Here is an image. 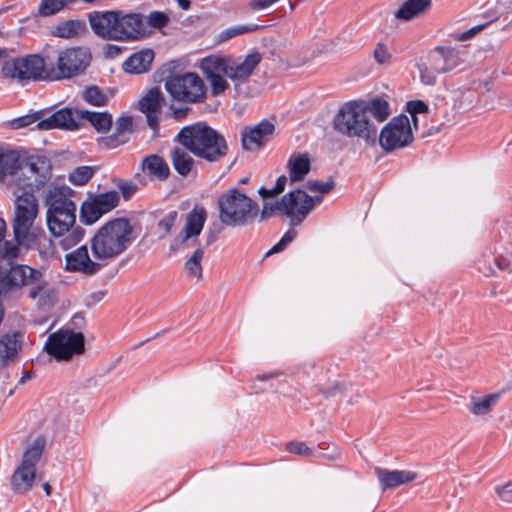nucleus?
I'll return each instance as SVG.
<instances>
[{"label":"nucleus","instance_id":"nucleus-24","mask_svg":"<svg viewBox=\"0 0 512 512\" xmlns=\"http://www.w3.org/2000/svg\"><path fill=\"white\" fill-rule=\"evenodd\" d=\"M165 99L159 88H152L139 101V109L146 115L147 124L154 131L158 130L159 115Z\"/></svg>","mask_w":512,"mask_h":512},{"label":"nucleus","instance_id":"nucleus-13","mask_svg":"<svg viewBox=\"0 0 512 512\" xmlns=\"http://www.w3.org/2000/svg\"><path fill=\"white\" fill-rule=\"evenodd\" d=\"M85 339L81 332L61 329L49 335L45 350L58 361L69 360L84 352Z\"/></svg>","mask_w":512,"mask_h":512},{"label":"nucleus","instance_id":"nucleus-37","mask_svg":"<svg viewBox=\"0 0 512 512\" xmlns=\"http://www.w3.org/2000/svg\"><path fill=\"white\" fill-rule=\"evenodd\" d=\"M86 25L80 20H67L59 23L53 29V35L60 38H74L84 34Z\"/></svg>","mask_w":512,"mask_h":512},{"label":"nucleus","instance_id":"nucleus-49","mask_svg":"<svg viewBox=\"0 0 512 512\" xmlns=\"http://www.w3.org/2000/svg\"><path fill=\"white\" fill-rule=\"evenodd\" d=\"M334 187V182L332 180L327 182H318V181H308L307 188L311 192H318L323 197V195L329 193Z\"/></svg>","mask_w":512,"mask_h":512},{"label":"nucleus","instance_id":"nucleus-28","mask_svg":"<svg viewBox=\"0 0 512 512\" xmlns=\"http://www.w3.org/2000/svg\"><path fill=\"white\" fill-rule=\"evenodd\" d=\"M432 8V0H406L394 12L395 19L409 22L427 15Z\"/></svg>","mask_w":512,"mask_h":512},{"label":"nucleus","instance_id":"nucleus-39","mask_svg":"<svg viewBox=\"0 0 512 512\" xmlns=\"http://www.w3.org/2000/svg\"><path fill=\"white\" fill-rule=\"evenodd\" d=\"M171 160L174 169L183 177L188 176L193 169L194 160L188 152L183 149H174L171 155Z\"/></svg>","mask_w":512,"mask_h":512},{"label":"nucleus","instance_id":"nucleus-11","mask_svg":"<svg viewBox=\"0 0 512 512\" xmlns=\"http://www.w3.org/2000/svg\"><path fill=\"white\" fill-rule=\"evenodd\" d=\"M45 440L37 437L25 450L21 464L12 475V488L18 493H25L31 489L36 477V464L40 460Z\"/></svg>","mask_w":512,"mask_h":512},{"label":"nucleus","instance_id":"nucleus-47","mask_svg":"<svg viewBox=\"0 0 512 512\" xmlns=\"http://www.w3.org/2000/svg\"><path fill=\"white\" fill-rule=\"evenodd\" d=\"M169 22V16L161 11H153L147 16V23L153 28H162Z\"/></svg>","mask_w":512,"mask_h":512},{"label":"nucleus","instance_id":"nucleus-26","mask_svg":"<svg viewBox=\"0 0 512 512\" xmlns=\"http://www.w3.org/2000/svg\"><path fill=\"white\" fill-rule=\"evenodd\" d=\"M74 191L68 186H54L49 189L45 197L46 212L76 211V204L72 201Z\"/></svg>","mask_w":512,"mask_h":512},{"label":"nucleus","instance_id":"nucleus-45","mask_svg":"<svg viewBox=\"0 0 512 512\" xmlns=\"http://www.w3.org/2000/svg\"><path fill=\"white\" fill-rule=\"evenodd\" d=\"M71 0H42L40 6V13L44 16H49L60 11Z\"/></svg>","mask_w":512,"mask_h":512},{"label":"nucleus","instance_id":"nucleus-59","mask_svg":"<svg viewBox=\"0 0 512 512\" xmlns=\"http://www.w3.org/2000/svg\"><path fill=\"white\" fill-rule=\"evenodd\" d=\"M288 181V178L284 175L280 176L278 179H277V182H276V192H283L285 190V186H286V183Z\"/></svg>","mask_w":512,"mask_h":512},{"label":"nucleus","instance_id":"nucleus-5","mask_svg":"<svg viewBox=\"0 0 512 512\" xmlns=\"http://www.w3.org/2000/svg\"><path fill=\"white\" fill-rule=\"evenodd\" d=\"M177 140L186 150L208 162L219 161L228 150L225 138L204 122L183 127Z\"/></svg>","mask_w":512,"mask_h":512},{"label":"nucleus","instance_id":"nucleus-54","mask_svg":"<svg viewBox=\"0 0 512 512\" xmlns=\"http://www.w3.org/2000/svg\"><path fill=\"white\" fill-rule=\"evenodd\" d=\"M36 121L35 115H25L16 119H13L10 123L13 129H20L26 126L31 125Z\"/></svg>","mask_w":512,"mask_h":512},{"label":"nucleus","instance_id":"nucleus-9","mask_svg":"<svg viewBox=\"0 0 512 512\" xmlns=\"http://www.w3.org/2000/svg\"><path fill=\"white\" fill-rule=\"evenodd\" d=\"M165 89L177 102L199 104L207 98V87L204 80L192 72L168 77L165 80Z\"/></svg>","mask_w":512,"mask_h":512},{"label":"nucleus","instance_id":"nucleus-61","mask_svg":"<svg viewBox=\"0 0 512 512\" xmlns=\"http://www.w3.org/2000/svg\"><path fill=\"white\" fill-rule=\"evenodd\" d=\"M6 232V222L0 218V242L4 240Z\"/></svg>","mask_w":512,"mask_h":512},{"label":"nucleus","instance_id":"nucleus-56","mask_svg":"<svg viewBox=\"0 0 512 512\" xmlns=\"http://www.w3.org/2000/svg\"><path fill=\"white\" fill-rule=\"evenodd\" d=\"M495 262L499 269L507 272L512 271V259H509L507 257L499 256L495 259Z\"/></svg>","mask_w":512,"mask_h":512},{"label":"nucleus","instance_id":"nucleus-52","mask_svg":"<svg viewBox=\"0 0 512 512\" xmlns=\"http://www.w3.org/2000/svg\"><path fill=\"white\" fill-rule=\"evenodd\" d=\"M486 25L487 24H481V25L474 26V27L468 29L467 31L455 34L453 37L455 40L460 41V42L466 41V40L474 37L480 31H482L486 27Z\"/></svg>","mask_w":512,"mask_h":512},{"label":"nucleus","instance_id":"nucleus-27","mask_svg":"<svg viewBox=\"0 0 512 512\" xmlns=\"http://www.w3.org/2000/svg\"><path fill=\"white\" fill-rule=\"evenodd\" d=\"M443 73H449L466 62L468 52L459 47H437L432 53Z\"/></svg>","mask_w":512,"mask_h":512},{"label":"nucleus","instance_id":"nucleus-57","mask_svg":"<svg viewBox=\"0 0 512 512\" xmlns=\"http://www.w3.org/2000/svg\"><path fill=\"white\" fill-rule=\"evenodd\" d=\"M258 193L259 195L263 198V199H267V198H273V197H276L277 195H279L281 192H276V187L274 186L273 188L271 189H267V188H264V187H261L259 190H258Z\"/></svg>","mask_w":512,"mask_h":512},{"label":"nucleus","instance_id":"nucleus-53","mask_svg":"<svg viewBox=\"0 0 512 512\" xmlns=\"http://www.w3.org/2000/svg\"><path fill=\"white\" fill-rule=\"evenodd\" d=\"M495 492L500 500L506 503H512V483L497 486Z\"/></svg>","mask_w":512,"mask_h":512},{"label":"nucleus","instance_id":"nucleus-33","mask_svg":"<svg viewBox=\"0 0 512 512\" xmlns=\"http://www.w3.org/2000/svg\"><path fill=\"white\" fill-rule=\"evenodd\" d=\"M77 114L81 120L88 121L98 133H107L113 123L112 115L108 112L80 110Z\"/></svg>","mask_w":512,"mask_h":512},{"label":"nucleus","instance_id":"nucleus-51","mask_svg":"<svg viewBox=\"0 0 512 512\" xmlns=\"http://www.w3.org/2000/svg\"><path fill=\"white\" fill-rule=\"evenodd\" d=\"M428 106L421 100H413L407 102V111L411 114V116L417 114H426L428 113Z\"/></svg>","mask_w":512,"mask_h":512},{"label":"nucleus","instance_id":"nucleus-41","mask_svg":"<svg viewBox=\"0 0 512 512\" xmlns=\"http://www.w3.org/2000/svg\"><path fill=\"white\" fill-rule=\"evenodd\" d=\"M258 29V25L256 24H248V25H236L225 30L221 31L216 38L218 43L225 42L229 39H232L236 36L247 34L253 32Z\"/></svg>","mask_w":512,"mask_h":512},{"label":"nucleus","instance_id":"nucleus-15","mask_svg":"<svg viewBox=\"0 0 512 512\" xmlns=\"http://www.w3.org/2000/svg\"><path fill=\"white\" fill-rule=\"evenodd\" d=\"M413 139L408 116L399 115L383 127L379 135V144L386 152H392L410 145Z\"/></svg>","mask_w":512,"mask_h":512},{"label":"nucleus","instance_id":"nucleus-38","mask_svg":"<svg viewBox=\"0 0 512 512\" xmlns=\"http://www.w3.org/2000/svg\"><path fill=\"white\" fill-rule=\"evenodd\" d=\"M498 400V394H488L483 397H472L469 404V411L476 416L486 415L492 411Z\"/></svg>","mask_w":512,"mask_h":512},{"label":"nucleus","instance_id":"nucleus-64","mask_svg":"<svg viewBox=\"0 0 512 512\" xmlns=\"http://www.w3.org/2000/svg\"><path fill=\"white\" fill-rule=\"evenodd\" d=\"M7 60L8 59H7L6 51L0 48V65H2V67H3L5 61H7Z\"/></svg>","mask_w":512,"mask_h":512},{"label":"nucleus","instance_id":"nucleus-2","mask_svg":"<svg viewBox=\"0 0 512 512\" xmlns=\"http://www.w3.org/2000/svg\"><path fill=\"white\" fill-rule=\"evenodd\" d=\"M51 178L52 166L49 162V177L39 188L8 189L16 196L12 222L14 238L27 249L40 250L46 244L51 245L45 231L34 224L39 214V203L34 193L44 189Z\"/></svg>","mask_w":512,"mask_h":512},{"label":"nucleus","instance_id":"nucleus-21","mask_svg":"<svg viewBox=\"0 0 512 512\" xmlns=\"http://www.w3.org/2000/svg\"><path fill=\"white\" fill-rule=\"evenodd\" d=\"M207 219V211L202 206H195L186 216L185 225L175 238L177 244L195 242Z\"/></svg>","mask_w":512,"mask_h":512},{"label":"nucleus","instance_id":"nucleus-62","mask_svg":"<svg viewBox=\"0 0 512 512\" xmlns=\"http://www.w3.org/2000/svg\"><path fill=\"white\" fill-rule=\"evenodd\" d=\"M173 115L176 119L180 120L186 115V110L176 109V110H174Z\"/></svg>","mask_w":512,"mask_h":512},{"label":"nucleus","instance_id":"nucleus-44","mask_svg":"<svg viewBox=\"0 0 512 512\" xmlns=\"http://www.w3.org/2000/svg\"><path fill=\"white\" fill-rule=\"evenodd\" d=\"M20 246L24 247L17 241L16 244L10 241H5L2 249L0 250V264L2 265V262L7 260V264L10 265V261L18 258L20 254Z\"/></svg>","mask_w":512,"mask_h":512},{"label":"nucleus","instance_id":"nucleus-8","mask_svg":"<svg viewBox=\"0 0 512 512\" xmlns=\"http://www.w3.org/2000/svg\"><path fill=\"white\" fill-rule=\"evenodd\" d=\"M321 202L322 196L312 197L303 190H295L283 196L280 201L264 202L262 216L284 214L290 219L291 224L296 226L301 224L311 210Z\"/></svg>","mask_w":512,"mask_h":512},{"label":"nucleus","instance_id":"nucleus-40","mask_svg":"<svg viewBox=\"0 0 512 512\" xmlns=\"http://www.w3.org/2000/svg\"><path fill=\"white\" fill-rule=\"evenodd\" d=\"M204 251L202 248H197L193 254L185 262V272L188 276L194 277L197 280L202 278V259Z\"/></svg>","mask_w":512,"mask_h":512},{"label":"nucleus","instance_id":"nucleus-46","mask_svg":"<svg viewBox=\"0 0 512 512\" xmlns=\"http://www.w3.org/2000/svg\"><path fill=\"white\" fill-rule=\"evenodd\" d=\"M179 214L177 211L173 210L167 213L162 219L158 222V228L163 232L161 237H164L172 231L173 227L178 222Z\"/></svg>","mask_w":512,"mask_h":512},{"label":"nucleus","instance_id":"nucleus-10","mask_svg":"<svg viewBox=\"0 0 512 512\" xmlns=\"http://www.w3.org/2000/svg\"><path fill=\"white\" fill-rule=\"evenodd\" d=\"M46 223L50 234L64 250L77 245L84 237V229L75 225L76 211L46 212Z\"/></svg>","mask_w":512,"mask_h":512},{"label":"nucleus","instance_id":"nucleus-14","mask_svg":"<svg viewBox=\"0 0 512 512\" xmlns=\"http://www.w3.org/2000/svg\"><path fill=\"white\" fill-rule=\"evenodd\" d=\"M218 60L224 69V75L230 79L236 90L246 83L262 61L259 52H252L246 56H220Z\"/></svg>","mask_w":512,"mask_h":512},{"label":"nucleus","instance_id":"nucleus-19","mask_svg":"<svg viewBox=\"0 0 512 512\" xmlns=\"http://www.w3.org/2000/svg\"><path fill=\"white\" fill-rule=\"evenodd\" d=\"M199 68L209 81L213 96H218L229 88L230 85L224 77V69L219 63L218 55L213 54L201 59Z\"/></svg>","mask_w":512,"mask_h":512},{"label":"nucleus","instance_id":"nucleus-43","mask_svg":"<svg viewBox=\"0 0 512 512\" xmlns=\"http://www.w3.org/2000/svg\"><path fill=\"white\" fill-rule=\"evenodd\" d=\"M83 98L93 106H104L108 102L107 95L97 86L88 87L83 93Z\"/></svg>","mask_w":512,"mask_h":512},{"label":"nucleus","instance_id":"nucleus-30","mask_svg":"<svg viewBox=\"0 0 512 512\" xmlns=\"http://www.w3.org/2000/svg\"><path fill=\"white\" fill-rule=\"evenodd\" d=\"M311 161L307 153H294L287 162L289 180L291 183L299 182L310 172Z\"/></svg>","mask_w":512,"mask_h":512},{"label":"nucleus","instance_id":"nucleus-6","mask_svg":"<svg viewBox=\"0 0 512 512\" xmlns=\"http://www.w3.org/2000/svg\"><path fill=\"white\" fill-rule=\"evenodd\" d=\"M333 127L341 135L360 138L368 144H374L377 139V127L359 100L348 101L340 107L333 119Z\"/></svg>","mask_w":512,"mask_h":512},{"label":"nucleus","instance_id":"nucleus-22","mask_svg":"<svg viewBox=\"0 0 512 512\" xmlns=\"http://www.w3.org/2000/svg\"><path fill=\"white\" fill-rule=\"evenodd\" d=\"M29 297L42 309H48L57 302V290L43 277L39 271L30 281Z\"/></svg>","mask_w":512,"mask_h":512},{"label":"nucleus","instance_id":"nucleus-58","mask_svg":"<svg viewBox=\"0 0 512 512\" xmlns=\"http://www.w3.org/2000/svg\"><path fill=\"white\" fill-rule=\"evenodd\" d=\"M286 247L281 241L275 244L270 250H268L265 254V257L271 256L273 254L281 252Z\"/></svg>","mask_w":512,"mask_h":512},{"label":"nucleus","instance_id":"nucleus-35","mask_svg":"<svg viewBox=\"0 0 512 512\" xmlns=\"http://www.w3.org/2000/svg\"><path fill=\"white\" fill-rule=\"evenodd\" d=\"M362 102L365 113L369 117L371 114L377 122H384L391 114L389 103L381 97L370 100H359Z\"/></svg>","mask_w":512,"mask_h":512},{"label":"nucleus","instance_id":"nucleus-1","mask_svg":"<svg viewBox=\"0 0 512 512\" xmlns=\"http://www.w3.org/2000/svg\"><path fill=\"white\" fill-rule=\"evenodd\" d=\"M49 177V159L0 148V184L7 189L39 188Z\"/></svg>","mask_w":512,"mask_h":512},{"label":"nucleus","instance_id":"nucleus-42","mask_svg":"<svg viewBox=\"0 0 512 512\" xmlns=\"http://www.w3.org/2000/svg\"><path fill=\"white\" fill-rule=\"evenodd\" d=\"M94 168L91 166H79L69 174V181L74 185H85L94 175Z\"/></svg>","mask_w":512,"mask_h":512},{"label":"nucleus","instance_id":"nucleus-32","mask_svg":"<svg viewBox=\"0 0 512 512\" xmlns=\"http://www.w3.org/2000/svg\"><path fill=\"white\" fill-rule=\"evenodd\" d=\"M141 169L146 175L160 181L166 180L170 174V169L166 161L156 154L145 157L142 161Z\"/></svg>","mask_w":512,"mask_h":512},{"label":"nucleus","instance_id":"nucleus-36","mask_svg":"<svg viewBox=\"0 0 512 512\" xmlns=\"http://www.w3.org/2000/svg\"><path fill=\"white\" fill-rule=\"evenodd\" d=\"M19 337V334H12L0 339V361L3 364H7L16 358L21 348Z\"/></svg>","mask_w":512,"mask_h":512},{"label":"nucleus","instance_id":"nucleus-16","mask_svg":"<svg viewBox=\"0 0 512 512\" xmlns=\"http://www.w3.org/2000/svg\"><path fill=\"white\" fill-rule=\"evenodd\" d=\"M3 74L19 81L41 80L45 74V61L36 54L11 58L5 61Z\"/></svg>","mask_w":512,"mask_h":512},{"label":"nucleus","instance_id":"nucleus-63","mask_svg":"<svg viewBox=\"0 0 512 512\" xmlns=\"http://www.w3.org/2000/svg\"><path fill=\"white\" fill-rule=\"evenodd\" d=\"M178 6L183 10H188L190 8L189 0H177Z\"/></svg>","mask_w":512,"mask_h":512},{"label":"nucleus","instance_id":"nucleus-17","mask_svg":"<svg viewBox=\"0 0 512 512\" xmlns=\"http://www.w3.org/2000/svg\"><path fill=\"white\" fill-rule=\"evenodd\" d=\"M117 191H108L89 197L81 206V217L86 224H93L119 203Z\"/></svg>","mask_w":512,"mask_h":512},{"label":"nucleus","instance_id":"nucleus-12","mask_svg":"<svg viewBox=\"0 0 512 512\" xmlns=\"http://www.w3.org/2000/svg\"><path fill=\"white\" fill-rule=\"evenodd\" d=\"M92 56L86 47H71L58 53L56 66L51 69L55 80L70 79L82 74L90 65Z\"/></svg>","mask_w":512,"mask_h":512},{"label":"nucleus","instance_id":"nucleus-7","mask_svg":"<svg viewBox=\"0 0 512 512\" xmlns=\"http://www.w3.org/2000/svg\"><path fill=\"white\" fill-rule=\"evenodd\" d=\"M219 220L231 227L253 222L259 213L258 204L237 188H231L218 198Z\"/></svg>","mask_w":512,"mask_h":512},{"label":"nucleus","instance_id":"nucleus-18","mask_svg":"<svg viewBox=\"0 0 512 512\" xmlns=\"http://www.w3.org/2000/svg\"><path fill=\"white\" fill-rule=\"evenodd\" d=\"M103 261H98L89 254L86 245H82L65 255V269L73 273L92 276L103 267Z\"/></svg>","mask_w":512,"mask_h":512},{"label":"nucleus","instance_id":"nucleus-50","mask_svg":"<svg viewBox=\"0 0 512 512\" xmlns=\"http://www.w3.org/2000/svg\"><path fill=\"white\" fill-rule=\"evenodd\" d=\"M374 58L379 64L389 62L391 54L384 43H378L374 50Z\"/></svg>","mask_w":512,"mask_h":512},{"label":"nucleus","instance_id":"nucleus-4","mask_svg":"<svg viewBox=\"0 0 512 512\" xmlns=\"http://www.w3.org/2000/svg\"><path fill=\"white\" fill-rule=\"evenodd\" d=\"M92 30L98 36L111 40L137 39L146 34V26L140 14H124L122 11L93 12L89 15Z\"/></svg>","mask_w":512,"mask_h":512},{"label":"nucleus","instance_id":"nucleus-25","mask_svg":"<svg viewBox=\"0 0 512 512\" xmlns=\"http://www.w3.org/2000/svg\"><path fill=\"white\" fill-rule=\"evenodd\" d=\"M79 110H71L69 108H63L46 119L39 121L36 127L39 130H51V129H63V130H77L79 128L78 117Z\"/></svg>","mask_w":512,"mask_h":512},{"label":"nucleus","instance_id":"nucleus-60","mask_svg":"<svg viewBox=\"0 0 512 512\" xmlns=\"http://www.w3.org/2000/svg\"><path fill=\"white\" fill-rule=\"evenodd\" d=\"M294 239V233L293 232H287L284 234V236L281 238V242L287 246L292 240Z\"/></svg>","mask_w":512,"mask_h":512},{"label":"nucleus","instance_id":"nucleus-3","mask_svg":"<svg viewBox=\"0 0 512 512\" xmlns=\"http://www.w3.org/2000/svg\"><path fill=\"white\" fill-rule=\"evenodd\" d=\"M134 239L129 220L113 219L101 226L90 239L92 256L106 264L126 251Z\"/></svg>","mask_w":512,"mask_h":512},{"label":"nucleus","instance_id":"nucleus-34","mask_svg":"<svg viewBox=\"0 0 512 512\" xmlns=\"http://www.w3.org/2000/svg\"><path fill=\"white\" fill-rule=\"evenodd\" d=\"M417 67L421 83L428 86L435 85L437 75L443 73L439 62L433 54H431L426 61L419 63Z\"/></svg>","mask_w":512,"mask_h":512},{"label":"nucleus","instance_id":"nucleus-48","mask_svg":"<svg viewBox=\"0 0 512 512\" xmlns=\"http://www.w3.org/2000/svg\"><path fill=\"white\" fill-rule=\"evenodd\" d=\"M286 449L296 455L310 457L313 455V451L304 442L292 441L287 443Z\"/></svg>","mask_w":512,"mask_h":512},{"label":"nucleus","instance_id":"nucleus-55","mask_svg":"<svg viewBox=\"0 0 512 512\" xmlns=\"http://www.w3.org/2000/svg\"><path fill=\"white\" fill-rule=\"evenodd\" d=\"M119 188L125 199H129L137 190V185L131 182H123Z\"/></svg>","mask_w":512,"mask_h":512},{"label":"nucleus","instance_id":"nucleus-20","mask_svg":"<svg viewBox=\"0 0 512 512\" xmlns=\"http://www.w3.org/2000/svg\"><path fill=\"white\" fill-rule=\"evenodd\" d=\"M275 126L269 121H261L255 126L246 127L241 133L242 146L245 150L255 151L271 140Z\"/></svg>","mask_w":512,"mask_h":512},{"label":"nucleus","instance_id":"nucleus-31","mask_svg":"<svg viewBox=\"0 0 512 512\" xmlns=\"http://www.w3.org/2000/svg\"><path fill=\"white\" fill-rule=\"evenodd\" d=\"M154 59V52L150 49L142 50L131 55L123 64L127 73L141 74L149 70Z\"/></svg>","mask_w":512,"mask_h":512},{"label":"nucleus","instance_id":"nucleus-29","mask_svg":"<svg viewBox=\"0 0 512 512\" xmlns=\"http://www.w3.org/2000/svg\"><path fill=\"white\" fill-rule=\"evenodd\" d=\"M374 471L383 489H393L417 478L415 472L407 470H388L376 467Z\"/></svg>","mask_w":512,"mask_h":512},{"label":"nucleus","instance_id":"nucleus-23","mask_svg":"<svg viewBox=\"0 0 512 512\" xmlns=\"http://www.w3.org/2000/svg\"><path fill=\"white\" fill-rule=\"evenodd\" d=\"M134 131V119L132 116L122 114L114 124V131L111 135L99 140L100 146L107 149H114L129 141L130 135Z\"/></svg>","mask_w":512,"mask_h":512}]
</instances>
